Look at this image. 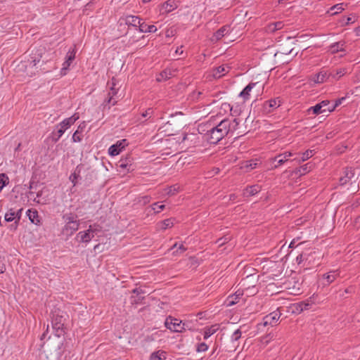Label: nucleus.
<instances>
[{"mask_svg": "<svg viewBox=\"0 0 360 360\" xmlns=\"http://www.w3.org/2000/svg\"><path fill=\"white\" fill-rule=\"evenodd\" d=\"M175 221L176 219L174 218H169L159 221L157 224V229L158 230L165 231L169 228H172L174 226Z\"/></svg>", "mask_w": 360, "mask_h": 360, "instance_id": "24", "label": "nucleus"}, {"mask_svg": "<svg viewBox=\"0 0 360 360\" xmlns=\"http://www.w3.org/2000/svg\"><path fill=\"white\" fill-rule=\"evenodd\" d=\"M313 165L311 162H308L300 168L297 169L295 173L300 176L304 175L312 169Z\"/></svg>", "mask_w": 360, "mask_h": 360, "instance_id": "34", "label": "nucleus"}, {"mask_svg": "<svg viewBox=\"0 0 360 360\" xmlns=\"http://www.w3.org/2000/svg\"><path fill=\"white\" fill-rule=\"evenodd\" d=\"M230 68L228 65H220L212 70V76L214 78H220L229 72Z\"/></svg>", "mask_w": 360, "mask_h": 360, "instance_id": "23", "label": "nucleus"}, {"mask_svg": "<svg viewBox=\"0 0 360 360\" xmlns=\"http://www.w3.org/2000/svg\"><path fill=\"white\" fill-rule=\"evenodd\" d=\"M21 143H19L15 150H20Z\"/></svg>", "mask_w": 360, "mask_h": 360, "instance_id": "63", "label": "nucleus"}, {"mask_svg": "<svg viewBox=\"0 0 360 360\" xmlns=\"http://www.w3.org/2000/svg\"><path fill=\"white\" fill-rule=\"evenodd\" d=\"M165 324L168 329L176 333H181L188 328L186 323H182L181 320L172 316L166 319Z\"/></svg>", "mask_w": 360, "mask_h": 360, "instance_id": "6", "label": "nucleus"}, {"mask_svg": "<svg viewBox=\"0 0 360 360\" xmlns=\"http://www.w3.org/2000/svg\"><path fill=\"white\" fill-rule=\"evenodd\" d=\"M165 205H158V202H155L151 205V208L155 212V213H160L165 209Z\"/></svg>", "mask_w": 360, "mask_h": 360, "instance_id": "45", "label": "nucleus"}, {"mask_svg": "<svg viewBox=\"0 0 360 360\" xmlns=\"http://www.w3.org/2000/svg\"><path fill=\"white\" fill-rule=\"evenodd\" d=\"M330 77V73H328V72L325 70H321L315 75L314 81L316 83L321 84L326 82Z\"/></svg>", "mask_w": 360, "mask_h": 360, "instance_id": "27", "label": "nucleus"}, {"mask_svg": "<svg viewBox=\"0 0 360 360\" xmlns=\"http://www.w3.org/2000/svg\"><path fill=\"white\" fill-rule=\"evenodd\" d=\"M236 197H237V196H236V194H231V195H230V196H229V200H236Z\"/></svg>", "mask_w": 360, "mask_h": 360, "instance_id": "61", "label": "nucleus"}, {"mask_svg": "<svg viewBox=\"0 0 360 360\" xmlns=\"http://www.w3.org/2000/svg\"><path fill=\"white\" fill-rule=\"evenodd\" d=\"M75 55H76V48H75V46H74V47L72 49H70L68 51V52L67 53V55L65 57V60L62 65L63 67L61 69V72L66 71L69 69L71 63L75 58Z\"/></svg>", "mask_w": 360, "mask_h": 360, "instance_id": "10", "label": "nucleus"}, {"mask_svg": "<svg viewBox=\"0 0 360 360\" xmlns=\"http://www.w3.org/2000/svg\"><path fill=\"white\" fill-rule=\"evenodd\" d=\"M102 231V226L98 224L89 226L86 231H79L75 237L79 243H89L94 237Z\"/></svg>", "mask_w": 360, "mask_h": 360, "instance_id": "4", "label": "nucleus"}, {"mask_svg": "<svg viewBox=\"0 0 360 360\" xmlns=\"http://www.w3.org/2000/svg\"><path fill=\"white\" fill-rule=\"evenodd\" d=\"M219 329V324H214L210 327H207L205 328L204 331V339L207 340L208 338H210L212 335L215 333Z\"/></svg>", "mask_w": 360, "mask_h": 360, "instance_id": "33", "label": "nucleus"}, {"mask_svg": "<svg viewBox=\"0 0 360 360\" xmlns=\"http://www.w3.org/2000/svg\"><path fill=\"white\" fill-rule=\"evenodd\" d=\"M183 141L186 142L188 147L195 146L200 143V136L193 133L186 134L183 138Z\"/></svg>", "mask_w": 360, "mask_h": 360, "instance_id": "13", "label": "nucleus"}, {"mask_svg": "<svg viewBox=\"0 0 360 360\" xmlns=\"http://www.w3.org/2000/svg\"><path fill=\"white\" fill-rule=\"evenodd\" d=\"M143 299H144V297L141 296V295H136V296L132 295L131 297V303L132 304H138L141 303V302L143 300Z\"/></svg>", "mask_w": 360, "mask_h": 360, "instance_id": "46", "label": "nucleus"}, {"mask_svg": "<svg viewBox=\"0 0 360 360\" xmlns=\"http://www.w3.org/2000/svg\"><path fill=\"white\" fill-rule=\"evenodd\" d=\"M316 295L314 294L305 301L301 302L298 304L300 311L308 310L316 304Z\"/></svg>", "mask_w": 360, "mask_h": 360, "instance_id": "18", "label": "nucleus"}, {"mask_svg": "<svg viewBox=\"0 0 360 360\" xmlns=\"http://www.w3.org/2000/svg\"><path fill=\"white\" fill-rule=\"evenodd\" d=\"M338 275L339 274L337 273V271H335L323 274V278L326 280V283H324V285H328L332 283L333 281H335Z\"/></svg>", "mask_w": 360, "mask_h": 360, "instance_id": "30", "label": "nucleus"}, {"mask_svg": "<svg viewBox=\"0 0 360 360\" xmlns=\"http://www.w3.org/2000/svg\"><path fill=\"white\" fill-rule=\"evenodd\" d=\"M347 70L348 69L347 68H339L333 70L330 73V75L333 79L338 81L347 73Z\"/></svg>", "mask_w": 360, "mask_h": 360, "instance_id": "26", "label": "nucleus"}, {"mask_svg": "<svg viewBox=\"0 0 360 360\" xmlns=\"http://www.w3.org/2000/svg\"><path fill=\"white\" fill-rule=\"evenodd\" d=\"M239 123L236 118L224 119L216 126L207 129L205 138L210 143L216 144L226 136L233 134L238 129Z\"/></svg>", "mask_w": 360, "mask_h": 360, "instance_id": "1", "label": "nucleus"}, {"mask_svg": "<svg viewBox=\"0 0 360 360\" xmlns=\"http://www.w3.org/2000/svg\"><path fill=\"white\" fill-rule=\"evenodd\" d=\"M257 163L254 160H250L244 162L241 166V169H244L246 172H250L252 169L257 167Z\"/></svg>", "mask_w": 360, "mask_h": 360, "instance_id": "39", "label": "nucleus"}, {"mask_svg": "<svg viewBox=\"0 0 360 360\" xmlns=\"http://www.w3.org/2000/svg\"><path fill=\"white\" fill-rule=\"evenodd\" d=\"M79 116L78 113H75L71 117L65 118L62 122H60L56 126V128H58L57 132L53 133V141L55 143L58 142L65 131L69 129L77 120H79Z\"/></svg>", "mask_w": 360, "mask_h": 360, "instance_id": "5", "label": "nucleus"}, {"mask_svg": "<svg viewBox=\"0 0 360 360\" xmlns=\"http://www.w3.org/2000/svg\"><path fill=\"white\" fill-rule=\"evenodd\" d=\"M223 239L221 238L218 240V242L219 243V245L224 244L226 241V238L224 239V240L221 241Z\"/></svg>", "mask_w": 360, "mask_h": 360, "instance_id": "62", "label": "nucleus"}, {"mask_svg": "<svg viewBox=\"0 0 360 360\" xmlns=\"http://www.w3.org/2000/svg\"><path fill=\"white\" fill-rule=\"evenodd\" d=\"M6 271V266L0 264V274H3Z\"/></svg>", "mask_w": 360, "mask_h": 360, "instance_id": "58", "label": "nucleus"}, {"mask_svg": "<svg viewBox=\"0 0 360 360\" xmlns=\"http://www.w3.org/2000/svg\"><path fill=\"white\" fill-rule=\"evenodd\" d=\"M121 20H123L124 23L128 26L134 27L136 28H138L139 30L143 21L142 19H141L138 16L131 15H126L124 18H121Z\"/></svg>", "mask_w": 360, "mask_h": 360, "instance_id": "9", "label": "nucleus"}, {"mask_svg": "<svg viewBox=\"0 0 360 360\" xmlns=\"http://www.w3.org/2000/svg\"><path fill=\"white\" fill-rule=\"evenodd\" d=\"M118 167L122 169H127V171L132 170L131 159L130 158L121 159L119 161Z\"/></svg>", "mask_w": 360, "mask_h": 360, "instance_id": "31", "label": "nucleus"}, {"mask_svg": "<svg viewBox=\"0 0 360 360\" xmlns=\"http://www.w3.org/2000/svg\"><path fill=\"white\" fill-rule=\"evenodd\" d=\"M256 83L251 82L248 84L243 91L239 94V97L242 98L243 102H246L250 98V92L252 89L255 86Z\"/></svg>", "mask_w": 360, "mask_h": 360, "instance_id": "20", "label": "nucleus"}, {"mask_svg": "<svg viewBox=\"0 0 360 360\" xmlns=\"http://www.w3.org/2000/svg\"><path fill=\"white\" fill-rule=\"evenodd\" d=\"M342 100H344V98H342L341 99L338 100L335 103V105H333V107H335V108L338 105H339L341 103Z\"/></svg>", "mask_w": 360, "mask_h": 360, "instance_id": "59", "label": "nucleus"}, {"mask_svg": "<svg viewBox=\"0 0 360 360\" xmlns=\"http://www.w3.org/2000/svg\"><path fill=\"white\" fill-rule=\"evenodd\" d=\"M302 258H303V255L302 254H300V255H299L297 257V261L298 262V263H300V262L302 261Z\"/></svg>", "mask_w": 360, "mask_h": 360, "instance_id": "60", "label": "nucleus"}, {"mask_svg": "<svg viewBox=\"0 0 360 360\" xmlns=\"http://www.w3.org/2000/svg\"><path fill=\"white\" fill-rule=\"evenodd\" d=\"M314 155V150H307L304 153H302L301 159L297 160V158H295L293 160H297V162L300 163L301 162H304L311 158Z\"/></svg>", "mask_w": 360, "mask_h": 360, "instance_id": "40", "label": "nucleus"}, {"mask_svg": "<svg viewBox=\"0 0 360 360\" xmlns=\"http://www.w3.org/2000/svg\"><path fill=\"white\" fill-rule=\"evenodd\" d=\"M108 86H109V90L103 105L104 108L110 109L118 102L119 96L117 94L120 88L117 86V80L114 77L108 82Z\"/></svg>", "mask_w": 360, "mask_h": 360, "instance_id": "3", "label": "nucleus"}, {"mask_svg": "<svg viewBox=\"0 0 360 360\" xmlns=\"http://www.w3.org/2000/svg\"><path fill=\"white\" fill-rule=\"evenodd\" d=\"M208 349V346L206 343L205 342H201V343H199L198 345H197V347H196V351L198 352H205Z\"/></svg>", "mask_w": 360, "mask_h": 360, "instance_id": "49", "label": "nucleus"}, {"mask_svg": "<svg viewBox=\"0 0 360 360\" xmlns=\"http://www.w3.org/2000/svg\"><path fill=\"white\" fill-rule=\"evenodd\" d=\"M184 53V51H183V46H180V47H177L176 51H175V53L176 54H179V55H181L183 54Z\"/></svg>", "mask_w": 360, "mask_h": 360, "instance_id": "56", "label": "nucleus"}, {"mask_svg": "<svg viewBox=\"0 0 360 360\" xmlns=\"http://www.w3.org/2000/svg\"><path fill=\"white\" fill-rule=\"evenodd\" d=\"M166 358L167 353L163 350L154 352L150 356V360H165Z\"/></svg>", "mask_w": 360, "mask_h": 360, "instance_id": "35", "label": "nucleus"}, {"mask_svg": "<svg viewBox=\"0 0 360 360\" xmlns=\"http://www.w3.org/2000/svg\"><path fill=\"white\" fill-rule=\"evenodd\" d=\"M281 105V101L278 98L270 99L263 104V110L266 113H270Z\"/></svg>", "mask_w": 360, "mask_h": 360, "instance_id": "11", "label": "nucleus"}, {"mask_svg": "<svg viewBox=\"0 0 360 360\" xmlns=\"http://www.w3.org/2000/svg\"><path fill=\"white\" fill-rule=\"evenodd\" d=\"M241 331L240 329H237L233 332V333L231 335V339L232 342H235L238 340L241 337Z\"/></svg>", "mask_w": 360, "mask_h": 360, "instance_id": "48", "label": "nucleus"}, {"mask_svg": "<svg viewBox=\"0 0 360 360\" xmlns=\"http://www.w3.org/2000/svg\"><path fill=\"white\" fill-rule=\"evenodd\" d=\"M281 314L278 311H273L263 318L262 324L264 326H276L280 319Z\"/></svg>", "mask_w": 360, "mask_h": 360, "instance_id": "8", "label": "nucleus"}, {"mask_svg": "<svg viewBox=\"0 0 360 360\" xmlns=\"http://www.w3.org/2000/svg\"><path fill=\"white\" fill-rule=\"evenodd\" d=\"M176 8L177 5L174 0H169L161 5L160 11L162 14H167L173 11Z\"/></svg>", "mask_w": 360, "mask_h": 360, "instance_id": "16", "label": "nucleus"}, {"mask_svg": "<svg viewBox=\"0 0 360 360\" xmlns=\"http://www.w3.org/2000/svg\"><path fill=\"white\" fill-rule=\"evenodd\" d=\"M8 184V177L4 173L0 174V192Z\"/></svg>", "mask_w": 360, "mask_h": 360, "instance_id": "43", "label": "nucleus"}, {"mask_svg": "<svg viewBox=\"0 0 360 360\" xmlns=\"http://www.w3.org/2000/svg\"><path fill=\"white\" fill-rule=\"evenodd\" d=\"M229 27L228 26H223L218 30L213 35L212 38V41H217L220 40L224 36L228 34Z\"/></svg>", "mask_w": 360, "mask_h": 360, "instance_id": "28", "label": "nucleus"}, {"mask_svg": "<svg viewBox=\"0 0 360 360\" xmlns=\"http://www.w3.org/2000/svg\"><path fill=\"white\" fill-rule=\"evenodd\" d=\"M261 189V186L258 184L248 186L245 189H243V195L244 197L253 196L258 193L259 192H260Z\"/></svg>", "mask_w": 360, "mask_h": 360, "instance_id": "19", "label": "nucleus"}, {"mask_svg": "<svg viewBox=\"0 0 360 360\" xmlns=\"http://www.w3.org/2000/svg\"><path fill=\"white\" fill-rule=\"evenodd\" d=\"M153 114V110L152 108H148L145 112L141 114V117L151 118Z\"/></svg>", "mask_w": 360, "mask_h": 360, "instance_id": "50", "label": "nucleus"}, {"mask_svg": "<svg viewBox=\"0 0 360 360\" xmlns=\"http://www.w3.org/2000/svg\"><path fill=\"white\" fill-rule=\"evenodd\" d=\"M297 155V153H292L290 151L284 152L283 153L279 154L277 156L275 157L274 160H277L278 165H276L275 167H277L283 164H284L285 162H287L290 157H292L293 155Z\"/></svg>", "mask_w": 360, "mask_h": 360, "instance_id": "21", "label": "nucleus"}, {"mask_svg": "<svg viewBox=\"0 0 360 360\" xmlns=\"http://www.w3.org/2000/svg\"><path fill=\"white\" fill-rule=\"evenodd\" d=\"M343 174L344 175L340 178L341 185L347 184L354 176V172L352 168H346Z\"/></svg>", "mask_w": 360, "mask_h": 360, "instance_id": "22", "label": "nucleus"}, {"mask_svg": "<svg viewBox=\"0 0 360 360\" xmlns=\"http://www.w3.org/2000/svg\"><path fill=\"white\" fill-rule=\"evenodd\" d=\"M322 108H326L329 105V101L325 100L319 103Z\"/></svg>", "mask_w": 360, "mask_h": 360, "instance_id": "55", "label": "nucleus"}, {"mask_svg": "<svg viewBox=\"0 0 360 360\" xmlns=\"http://www.w3.org/2000/svg\"><path fill=\"white\" fill-rule=\"evenodd\" d=\"M356 15H351L347 18V24H352L356 21Z\"/></svg>", "mask_w": 360, "mask_h": 360, "instance_id": "53", "label": "nucleus"}, {"mask_svg": "<svg viewBox=\"0 0 360 360\" xmlns=\"http://www.w3.org/2000/svg\"><path fill=\"white\" fill-rule=\"evenodd\" d=\"M178 248V244L177 243H175L172 248H171V250H173L174 248Z\"/></svg>", "mask_w": 360, "mask_h": 360, "instance_id": "64", "label": "nucleus"}, {"mask_svg": "<svg viewBox=\"0 0 360 360\" xmlns=\"http://www.w3.org/2000/svg\"><path fill=\"white\" fill-rule=\"evenodd\" d=\"M77 215L73 213H67L63 215L64 226L62 229V233L67 236H72L79 228V220Z\"/></svg>", "mask_w": 360, "mask_h": 360, "instance_id": "2", "label": "nucleus"}, {"mask_svg": "<svg viewBox=\"0 0 360 360\" xmlns=\"http://www.w3.org/2000/svg\"><path fill=\"white\" fill-rule=\"evenodd\" d=\"M179 186L177 185H174L172 186H169L165 189V192L169 195H173L175 193L179 192Z\"/></svg>", "mask_w": 360, "mask_h": 360, "instance_id": "44", "label": "nucleus"}, {"mask_svg": "<svg viewBox=\"0 0 360 360\" xmlns=\"http://www.w3.org/2000/svg\"><path fill=\"white\" fill-rule=\"evenodd\" d=\"M151 198L149 195H144L139 197L138 198V202L141 203L143 205L149 203L150 202Z\"/></svg>", "mask_w": 360, "mask_h": 360, "instance_id": "47", "label": "nucleus"}, {"mask_svg": "<svg viewBox=\"0 0 360 360\" xmlns=\"http://www.w3.org/2000/svg\"><path fill=\"white\" fill-rule=\"evenodd\" d=\"M243 292L242 290H237L234 294L228 296L226 300V305L227 307H231L240 302L243 298Z\"/></svg>", "mask_w": 360, "mask_h": 360, "instance_id": "12", "label": "nucleus"}, {"mask_svg": "<svg viewBox=\"0 0 360 360\" xmlns=\"http://www.w3.org/2000/svg\"><path fill=\"white\" fill-rule=\"evenodd\" d=\"M222 108H224L225 110L226 109H229L231 111L232 110V106H231V105L229 103H224L222 104Z\"/></svg>", "mask_w": 360, "mask_h": 360, "instance_id": "57", "label": "nucleus"}, {"mask_svg": "<svg viewBox=\"0 0 360 360\" xmlns=\"http://www.w3.org/2000/svg\"><path fill=\"white\" fill-rule=\"evenodd\" d=\"M186 250H187V248L183 244H180L178 246L177 250L176 252H174V254L177 255L179 253V252L180 254H181V253L184 252Z\"/></svg>", "mask_w": 360, "mask_h": 360, "instance_id": "51", "label": "nucleus"}, {"mask_svg": "<svg viewBox=\"0 0 360 360\" xmlns=\"http://www.w3.org/2000/svg\"><path fill=\"white\" fill-rule=\"evenodd\" d=\"M27 215L32 223L36 225H40V217L37 210H28L27 212Z\"/></svg>", "mask_w": 360, "mask_h": 360, "instance_id": "29", "label": "nucleus"}, {"mask_svg": "<svg viewBox=\"0 0 360 360\" xmlns=\"http://www.w3.org/2000/svg\"><path fill=\"white\" fill-rule=\"evenodd\" d=\"M132 293L136 294V295H141L144 293V291L140 288H136L132 290Z\"/></svg>", "mask_w": 360, "mask_h": 360, "instance_id": "52", "label": "nucleus"}, {"mask_svg": "<svg viewBox=\"0 0 360 360\" xmlns=\"http://www.w3.org/2000/svg\"><path fill=\"white\" fill-rule=\"evenodd\" d=\"M77 179V175L75 173H74V174L70 175V180L72 182L73 186L76 185V184H77V181H76Z\"/></svg>", "mask_w": 360, "mask_h": 360, "instance_id": "54", "label": "nucleus"}, {"mask_svg": "<svg viewBox=\"0 0 360 360\" xmlns=\"http://www.w3.org/2000/svg\"><path fill=\"white\" fill-rule=\"evenodd\" d=\"M345 42L344 41H340L330 44L327 49V51L330 54H335L338 52L345 51Z\"/></svg>", "mask_w": 360, "mask_h": 360, "instance_id": "14", "label": "nucleus"}, {"mask_svg": "<svg viewBox=\"0 0 360 360\" xmlns=\"http://www.w3.org/2000/svg\"><path fill=\"white\" fill-rule=\"evenodd\" d=\"M126 140L117 141L115 144L112 145L108 149V153L111 156H115L120 153L122 150L124 148V142Z\"/></svg>", "mask_w": 360, "mask_h": 360, "instance_id": "15", "label": "nucleus"}, {"mask_svg": "<svg viewBox=\"0 0 360 360\" xmlns=\"http://www.w3.org/2000/svg\"><path fill=\"white\" fill-rule=\"evenodd\" d=\"M16 216L17 213H15V209H9L4 215V219L7 222L14 221L13 225H16Z\"/></svg>", "mask_w": 360, "mask_h": 360, "instance_id": "32", "label": "nucleus"}, {"mask_svg": "<svg viewBox=\"0 0 360 360\" xmlns=\"http://www.w3.org/2000/svg\"><path fill=\"white\" fill-rule=\"evenodd\" d=\"M83 131V127L79 125L77 128V129L75 131V133L72 135V142L77 143L80 142L82 140L83 136L82 134Z\"/></svg>", "mask_w": 360, "mask_h": 360, "instance_id": "38", "label": "nucleus"}, {"mask_svg": "<svg viewBox=\"0 0 360 360\" xmlns=\"http://www.w3.org/2000/svg\"><path fill=\"white\" fill-rule=\"evenodd\" d=\"M334 110L335 107H328L327 108H323L321 107L320 103H317L314 106L310 107L307 111L309 114H310L311 112L313 115H319L325 112H332Z\"/></svg>", "mask_w": 360, "mask_h": 360, "instance_id": "17", "label": "nucleus"}, {"mask_svg": "<svg viewBox=\"0 0 360 360\" xmlns=\"http://www.w3.org/2000/svg\"><path fill=\"white\" fill-rule=\"evenodd\" d=\"M65 319L59 314H53L52 318V326L55 330L56 335L60 337L65 333Z\"/></svg>", "mask_w": 360, "mask_h": 360, "instance_id": "7", "label": "nucleus"}, {"mask_svg": "<svg viewBox=\"0 0 360 360\" xmlns=\"http://www.w3.org/2000/svg\"><path fill=\"white\" fill-rule=\"evenodd\" d=\"M344 10V4H338L330 8L331 14L335 15Z\"/></svg>", "mask_w": 360, "mask_h": 360, "instance_id": "41", "label": "nucleus"}, {"mask_svg": "<svg viewBox=\"0 0 360 360\" xmlns=\"http://www.w3.org/2000/svg\"><path fill=\"white\" fill-rule=\"evenodd\" d=\"M172 76H173L172 70L170 69H165L160 73V75L157 77L156 80L157 82H160L169 79Z\"/></svg>", "mask_w": 360, "mask_h": 360, "instance_id": "36", "label": "nucleus"}, {"mask_svg": "<svg viewBox=\"0 0 360 360\" xmlns=\"http://www.w3.org/2000/svg\"><path fill=\"white\" fill-rule=\"evenodd\" d=\"M284 24L281 21L271 22L265 27V31L268 33H274L277 30H281Z\"/></svg>", "mask_w": 360, "mask_h": 360, "instance_id": "25", "label": "nucleus"}, {"mask_svg": "<svg viewBox=\"0 0 360 360\" xmlns=\"http://www.w3.org/2000/svg\"><path fill=\"white\" fill-rule=\"evenodd\" d=\"M139 31L140 32H155L157 31V27L153 25H148L142 21Z\"/></svg>", "mask_w": 360, "mask_h": 360, "instance_id": "37", "label": "nucleus"}, {"mask_svg": "<svg viewBox=\"0 0 360 360\" xmlns=\"http://www.w3.org/2000/svg\"><path fill=\"white\" fill-rule=\"evenodd\" d=\"M22 208H20L18 210H15V213H17V216H16V225H11V230H16L18 226V224H19V221L20 220V218H21V216H22Z\"/></svg>", "mask_w": 360, "mask_h": 360, "instance_id": "42", "label": "nucleus"}]
</instances>
